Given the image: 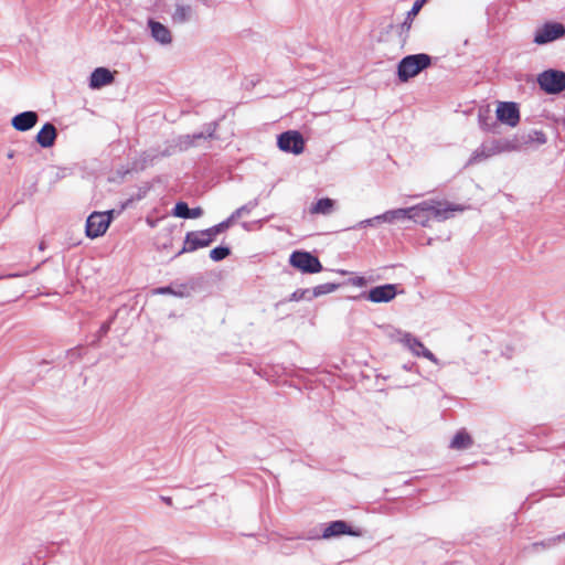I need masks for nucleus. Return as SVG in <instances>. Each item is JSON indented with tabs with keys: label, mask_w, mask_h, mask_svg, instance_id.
I'll use <instances>...</instances> for the list:
<instances>
[{
	"label": "nucleus",
	"mask_w": 565,
	"mask_h": 565,
	"mask_svg": "<svg viewBox=\"0 0 565 565\" xmlns=\"http://www.w3.org/2000/svg\"><path fill=\"white\" fill-rule=\"evenodd\" d=\"M459 205L446 201L427 200L408 207L409 220L424 227L429 226L430 221H445L452 212L462 211Z\"/></svg>",
	"instance_id": "f257e3e1"
},
{
	"label": "nucleus",
	"mask_w": 565,
	"mask_h": 565,
	"mask_svg": "<svg viewBox=\"0 0 565 565\" xmlns=\"http://www.w3.org/2000/svg\"><path fill=\"white\" fill-rule=\"evenodd\" d=\"M431 63L429 55L420 53L408 55L404 57L397 67V74L402 82H407L409 78L419 74L423 70L427 68Z\"/></svg>",
	"instance_id": "f03ea898"
},
{
	"label": "nucleus",
	"mask_w": 565,
	"mask_h": 565,
	"mask_svg": "<svg viewBox=\"0 0 565 565\" xmlns=\"http://www.w3.org/2000/svg\"><path fill=\"white\" fill-rule=\"evenodd\" d=\"M537 83L545 93L558 94L565 89V73L555 70L544 71L539 75Z\"/></svg>",
	"instance_id": "7ed1b4c3"
},
{
	"label": "nucleus",
	"mask_w": 565,
	"mask_h": 565,
	"mask_svg": "<svg viewBox=\"0 0 565 565\" xmlns=\"http://www.w3.org/2000/svg\"><path fill=\"white\" fill-rule=\"evenodd\" d=\"M289 263L292 267L307 274H316L322 270V265L318 257L309 252L296 250L290 255Z\"/></svg>",
	"instance_id": "20e7f679"
},
{
	"label": "nucleus",
	"mask_w": 565,
	"mask_h": 565,
	"mask_svg": "<svg viewBox=\"0 0 565 565\" xmlns=\"http://www.w3.org/2000/svg\"><path fill=\"white\" fill-rule=\"evenodd\" d=\"M113 220V211L94 212L86 221V234L90 238H96L105 234Z\"/></svg>",
	"instance_id": "39448f33"
},
{
	"label": "nucleus",
	"mask_w": 565,
	"mask_h": 565,
	"mask_svg": "<svg viewBox=\"0 0 565 565\" xmlns=\"http://www.w3.org/2000/svg\"><path fill=\"white\" fill-rule=\"evenodd\" d=\"M278 147L285 152H292L300 154L305 150V140L301 134L297 130H288L278 137Z\"/></svg>",
	"instance_id": "423d86ee"
},
{
	"label": "nucleus",
	"mask_w": 565,
	"mask_h": 565,
	"mask_svg": "<svg viewBox=\"0 0 565 565\" xmlns=\"http://www.w3.org/2000/svg\"><path fill=\"white\" fill-rule=\"evenodd\" d=\"M214 241L209 228L203 231L189 232L185 236L181 253L194 252L209 246Z\"/></svg>",
	"instance_id": "0eeeda50"
},
{
	"label": "nucleus",
	"mask_w": 565,
	"mask_h": 565,
	"mask_svg": "<svg viewBox=\"0 0 565 565\" xmlns=\"http://www.w3.org/2000/svg\"><path fill=\"white\" fill-rule=\"evenodd\" d=\"M497 118L499 121L515 127L520 121V111L515 103L500 102L497 106Z\"/></svg>",
	"instance_id": "6e6552de"
},
{
	"label": "nucleus",
	"mask_w": 565,
	"mask_h": 565,
	"mask_svg": "<svg viewBox=\"0 0 565 565\" xmlns=\"http://www.w3.org/2000/svg\"><path fill=\"white\" fill-rule=\"evenodd\" d=\"M565 34V28L561 23H546L540 28L534 36V43L545 44L556 39L562 38Z\"/></svg>",
	"instance_id": "1a4fd4ad"
},
{
	"label": "nucleus",
	"mask_w": 565,
	"mask_h": 565,
	"mask_svg": "<svg viewBox=\"0 0 565 565\" xmlns=\"http://www.w3.org/2000/svg\"><path fill=\"white\" fill-rule=\"evenodd\" d=\"M344 534L351 536H361L362 531L359 527H351L344 521H333L323 530L322 537L330 539L332 536H339Z\"/></svg>",
	"instance_id": "9d476101"
},
{
	"label": "nucleus",
	"mask_w": 565,
	"mask_h": 565,
	"mask_svg": "<svg viewBox=\"0 0 565 565\" xmlns=\"http://www.w3.org/2000/svg\"><path fill=\"white\" fill-rule=\"evenodd\" d=\"M396 296V288L394 285H383L372 288L369 291L367 299L372 302H387Z\"/></svg>",
	"instance_id": "9b49d317"
},
{
	"label": "nucleus",
	"mask_w": 565,
	"mask_h": 565,
	"mask_svg": "<svg viewBox=\"0 0 565 565\" xmlns=\"http://www.w3.org/2000/svg\"><path fill=\"white\" fill-rule=\"evenodd\" d=\"M38 119L36 113L24 111L14 116L11 120V125L18 131H28L36 125Z\"/></svg>",
	"instance_id": "f8f14e48"
},
{
	"label": "nucleus",
	"mask_w": 565,
	"mask_h": 565,
	"mask_svg": "<svg viewBox=\"0 0 565 565\" xmlns=\"http://www.w3.org/2000/svg\"><path fill=\"white\" fill-rule=\"evenodd\" d=\"M114 79L115 77L109 70L105 67H97L90 75L89 86L93 89H98L111 84Z\"/></svg>",
	"instance_id": "ddd939ff"
},
{
	"label": "nucleus",
	"mask_w": 565,
	"mask_h": 565,
	"mask_svg": "<svg viewBox=\"0 0 565 565\" xmlns=\"http://www.w3.org/2000/svg\"><path fill=\"white\" fill-rule=\"evenodd\" d=\"M57 132L54 125L46 122L38 132L36 142L43 148H50L54 145Z\"/></svg>",
	"instance_id": "4468645a"
},
{
	"label": "nucleus",
	"mask_w": 565,
	"mask_h": 565,
	"mask_svg": "<svg viewBox=\"0 0 565 565\" xmlns=\"http://www.w3.org/2000/svg\"><path fill=\"white\" fill-rule=\"evenodd\" d=\"M407 348L416 355L424 356L429 361L437 362L436 356L418 339L406 335L404 339Z\"/></svg>",
	"instance_id": "2eb2a0df"
},
{
	"label": "nucleus",
	"mask_w": 565,
	"mask_h": 565,
	"mask_svg": "<svg viewBox=\"0 0 565 565\" xmlns=\"http://www.w3.org/2000/svg\"><path fill=\"white\" fill-rule=\"evenodd\" d=\"M148 25L156 41L161 44H170L172 42L171 32L166 25L154 20H149Z\"/></svg>",
	"instance_id": "dca6fc26"
},
{
	"label": "nucleus",
	"mask_w": 565,
	"mask_h": 565,
	"mask_svg": "<svg viewBox=\"0 0 565 565\" xmlns=\"http://www.w3.org/2000/svg\"><path fill=\"white\" fill-rule=\"evenodd\" d=\"M472 445V438L471 436L465 431V430H460L458 431L451 443H450V447L452 449H456V450H462V449H467L469 448L470 446Z\"/></svg>",
	"instance_id": "f3484780"
},
{
	"label": "nucleus",
	"mask_w": 565,
	"mask_h": 565,
	"mask_svg": "<svg viewBox=\"0 0 565 565\" xmlns=\"http://www.w3.org/2000/svg\"><path fill=\"white\" fill-rule=\"evenodd\" d=\"M403 218L409 220L408 207L387 211L384 214L376 216L374 220H382L384 222L393 223L396 220Z\"/></svg>",
	"instance_id": "a211bd4d"
},
{
	"label": "nucleus",
	"mask_w": 565,
	"mask_h": 565,
	"mask_svg": "<svg viewBox=\"0 0 565 565\" xmlns=\"http://www.w3.org/2000/svg\"><path fill=\"white\" fill-rule=\"evenodd\" d=\"M333 207H334V201L329 198H324V199H320L316 204H313L311 206L310 213L327 215L333 211Z\"/></svg>",
	"instance_id": "6ab92c4d"
},
{
	"label": "nucleus",
	"mask_w": 565,
	"mask_h": 565,
	"mask_svg": "<svg viewBox=\"0 0 565 565\" xmlns=\"http://www.w3.org/2000/svg\"><path fill=\"white\" fill-rule=\"evenodd\" d=\"M173 215L181 218H189L190 207L185 202H178L173 209Z\"/></svg>",
	"instance_id": "aec40b11"
},
{
	"label": "nucleus",
	"mask_w": 565,
	"mask_h": 565,
	"mask_svg": "<svg viewBox=\"0 0 565 565\" xmlns=\"http://www.w3.org/2000/svg\"><path fill=\"white\" fill-rule=\"evenodd\" d=\"M228 255L230 248L223 246L215 247L210 252V257L215 262H220L227 257Z\"/></svg>",
	"instance_id": "412c9836"
},
{
	"label": "nucleus",
	"mask_w": 565,
	"mask_h": 565,
	"mask_svg": "<svg viewBox=\"0 0 565 565\" xmlns=\"http://www.w3.org/2000/svg\"><path fill=\"white\" fill-rule=\"evenodd\" d=\"M230 224H231V221L227 220V221L221 222V223L210 227L209 230H210L213 238L215 239L216 235L226 231L230 227Z\"/></svg>",
	"instance_id": "4be33fe9"
},
{
	"label": "nucleus",
	"mask_w": 565,
	"mask_h": 565,
	"mask_svg": "<svg viewBox=\"0 0 565 565\" xmlns=\"http://www.w3.org/2000/svg\"><path fill=\"white\" fill-rule=\"evenodd\" d=\"M335 289H337V285H334V284H324V285L317 286L315 288L313 292H315L316 296H319V295H322V294L331 292V291H333Z\"/></svg>",
	"instance_id": "5701e85b"
},
{
	"label": "nucleus",
	"mask_w": 565,
	"mask_h": 565,
	"mask_svg": "<svg viewBox=\"0 0 565 565\" xmlns=\"http://www.w3.org/2000/svg\"><path fill=\"white\" fill-rule=\"evenodd\" d=\"M203 214V210L201 207L190 209L189 218H198Z\"/></svg>",
	"instance_id": "b1692460"
},
{
	"label": "nucleus",
	"mask_w": 565,
	"mask_h": 565,
	"mask_svg": "<svg viewBox=\"0 0 565 565\" xmlns=\"http://www.w3.org/2000/svg\"><path fill=\"white\" fill-rule=\"evenodd\" d=\"M424 2H425V1H423V0H417V1L414 3V6H413V8H412V11L408 13V15H411V14H417V12L420 10V8H422V6H423V3H424Z\"/></svg>",
	"instance_id": "393cba45"
},
{
	"label": "nucleus",
	"mask_w": 565,
	"mask_h": 565,
	"mask_svg": "<svg viewBox=\"0 0 565 565\" xmlns=\"http://www.w3.org/2000/svg\"><path fill=\"white\" fill-rule=\"evenodd\" d=\"M156 294H174L170 287H161L154 290Z\"/></svg>",
	"instance_id": "a878e982"
},
{
	"label": "nucleus",
	"mask_w": 565,
	"mask_h": 565,
	"mask_svg": "<svg viewBox=\"0 0 565 565\" xmlns=\"http://www.w3.org/2000/svg\"><path fill=\"white\" fill-rule=\"evenodd\" d=\"M411 21H405L402 25H401V30L402 32H405V33H408L409 29H411Z\"/></svg>",
	"instance_id": "bb28decb"
},
{
	"label": "nucleus",
	"mask_w": 565,
	"mask_h": 565,
	"mask_svg": "<svg viewBox=\"0 0 565 565\" xmlns=\"http://www.w3.org/2000/svg\"><path fill=\"white\" fill-rule=\"evenodd\" d=\"M178 13H180V17L184 20L185 17H186V9L184 8H178L177 10Z\"/></svg>",
	"instance_id": "cd10ccee"
},
{
	"label": "nucleus",
	"mask_w": 565,
	"mask_h": 565,
	"mask_svg": "<svg viewBox=\"0 0 565 565\" xmlns=\"http://www.w3.org/2000/svg\"><path fill=\"white\" fill-rule=\"evenodd\" d=\"M161 499L166 504L172 505V499L170 497H162Z\"/></svg>",
	"instance_id": "c85d7f7f"
},
{
	"label": "nucleus",
	"mask_w": 565,
	"mask_h": 565,
	"mask_svg": "<svg viewBox=\"0 0 565 565\" xmlns=\"http://www.w3.org/2000/svg\"><path fill=\"white\" fill-rule=\"evenodd\" d=\"M539 545H540V546H545V544H544V543H534V546H539Z\"/></svg>",
	"instance_id": "c756f323"
},
{
	"label": "nucleus",
	"mask_w": 565,
	"mask_h": 565,
	"mask_svg": "<svg viewBox=\"0 0 565 565\" xmlns=\"http://www.w3.org/2000/svg\"><path fill=\"white\" fill-rule=\"evenodd\" d=\"M8 158H10V159L13 158V152H9Z\"/></svg>",
	"instance_id": "7c9ffc66"
}]
</instances>
